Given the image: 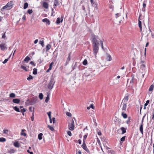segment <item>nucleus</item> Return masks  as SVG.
<instances>
[{
	"instance_id": "obj_35",
	"label": "nucleus",
	"mask_w": 154,
	"mask_h": 154,
	"mask_svg": "<svg viewBox=\"0 0 154 154\" xmlns=\"http://www.w3.org/2000/svg\"><path fill=\"white\" fill-rule=\"evenodd\" d=\"M6 141V139L4 137L0 138V142H4Z\"/></svg>"
},
{
	"instance_id": "obj_32",
	"label": "nucleus",
	"mask_w": 154,
	"mask_h": 154,
	"mask_svg": "<svg viewBox=\"0 0 154 154\" xmlns=\"http://www.w3.org/2000/svg\"><path fill=\"white\" fill-rule=\"evenodd\" d=\"M28 3L27 2H26L24 4L23 6V9H26L28 7Z\"/></svg>"
},
{
	"instance_id": "obj_39",
	"label": "nucleus",
	"mask_w": 154,
	"mask_h": 154,
	"mask_svg": "<svg viewBox=\"0 0 154 154\" xmlns=\"http://www.w3.org/2000/svg\"><path fill=\"white\" fill-rule=\"evenodd\" d=\"M20 68L21 69H23L25 70L26 71H28V70L26 69V67H25V66H23V65H22L21 66Z\"/></svg>"
},
{
	"instance_id": "obj_12",
	"label": "nucleus",
	"mask_w": 154,
	"mask_h": 154,
	"mask_svg": "<svg viewBox=\"0 0 154 154\" xmlns=\"http://www.w3.org/2000/svg\"><path fill=\"white\" fill-rule=\"evenodd\" d=\"M20 101V100L17 98L14 99L12 100V101L14 103L17 104L19 103Z\"/></svg>"
},
{
	"instance_id": "obj_45",
	"label": "nucleus",
	"mask_w": 154,
	"mask_h": 154,
	"mask_svg": "<svg viewBox=\"0 0 154 154\" xmlns=\"http://www.w3.org/2000/svg\"><path fill=\"white\" fill-rule=\"evenodd\" d=\"M51 112L50 111H49L47 113V114L49 117V118H51Z\"/></svg>"
},
{
	"instance_id": "obj_1",
	"label": "nucleus",
	"mask_w": 154,
	"mask_h": 154,
	"mask_svg": "<svg viewBox=\"0 0 154 154\" xmlns=\"http://www.w3.org/2000/svg\"><path fill=\"white\" fill-rule=\"evenodd\" d=\"M98 36L94 35L92 40V45H99V41Z\"/></svg>"
},
{
	"instance_id": "obj_31",
	"label": "nucleus",
	"mask_w": 154,
	"mask_h": 154,
	"mask_svg": "<svg viewBox=\"0 0 154 154\" xmlns=\"http://www.w3.org/2000/svg\"><path fill=\"white\" fill-rule=\"evenodd\" d=\"M37 69L35 68L33 69V74L34 75H36L37 74Z\"/></svg>"
},
{
	"instance_id": "obj_60",
	"label": "nucleus",
	"mask_w": 154,
	"mask_h": 154,
	"mask_svg": "<svg viewBox=\"0 0 154 154\" xmlns=\"http://www.w3.org/2000/svg\"><path fill=\"white\" fill-rule=\"evenodd\" d=\"M52 121H53V123H55L56 122V119L55 118L53 117L52 118Z\"/></svg>"
},
{
	"instance_id": "obj_25",
	"label": "nucleus",
	"mask_w": 154,
	"mask_h": 154,
	"mask_svg": "<svg viewBox=\"0 0 154 154\" xmlns=\"http://www.w3.org/2000/svg\"><path fill=\"white\" fill-rule=\"evenodd\" d=\"M43 135V134L42 133H40L38 134V139L40 140L42 139V136Z\"/></svg>"
},
{
	"instance_id": "obj_14",
	"label": "nucleus",
	"mask_w": 154,
	"mask_h": 154,
	"mask_svg": "<svg viewBox=\"0 0 154 154\" xmlns=\"http://www.w3.org/2000/svg\"><path fill=\"white\" fill-rule=\"evenodd\" d=\"M51 45L50 44H48L46 46V51H48L51 47Z\"/></svg>"
},
{
	"instance_id": "obj_3",
	"label": "nucleus",
	"mask_w": 154,
	"mask_h": 154,
	"mask_svg": "<svg viewBox=\"0 0 154 154\" xmlns=\"http://www.w3.org/2000/svg\"><path fill=\"white\" fill-rule=\"evenodd\" d=\"M73 119H74L75 121L76 120V119L75 118H73ZM74 122L73 119H72L71 121V123L70 124H69L68 125L69 129L71 131L73 130L74 129Z\"/></svg>"
},
{
	"instance_id": "obj_59",
	"label": "nucleus",
	"mask_w": 154,
	"mask_h": 154,
	"mask_svg": "<svg viewBox=\"0 0 154 154\" xmlns=\"http://www.w3.org/2000/svg\"><path fill=\"white\" fill-rule=\"evenodd\" d=\"M35 103V102L34 101H31L30 102V103L29 105H33Z\"/></svg>"
},
{
	"instance_id": "obj_27",
	"label": "nucleus",
	"mask_w": 154,
	"mask_h": 154,
	"mask_svg": "<svg viewBox=\"0 0 154 154\" xmlns=\"http://www.w3.org/2000/svg\"><path fill=\"white\" fill-rule=\"evenodd\" d=\"M13 108L17 112H20V110L18 108L17 106H13Z\"/></svg>"
},
{
	"instance_id": "obj_40",
	"label": "nucleus",
	"mask_w": 154,
	"mask_h": 154,
	"mask_svg": "<svg viewBox=\"0 0 154 154\" xmlns=\"http://www.w3.org/2000/svg\"><path fill=\"white\" fill-rule=\"evenodd\" d=\"M33 79L32 76L31 75H29V76L27 78V80L29 81Z\"/></svg>"
},
{
	"instance_id": "obj_11",
	"label": "nucleus",
	"mask_w": 154,
	"mask_h": 154,
	"mask_svg": "<svg viewBox=\"0 0 154 154\" xmlns=\"http://www.w3.org/2000/svg\"><path fill=\"white\" fill-rule=\"evenodd\" d=\"M0 48L1 50L4 51L6 48V47L5 44H2L0 45Z\"/></svg>"
},
{
	"instance_id": "obj_13",
	"label": "nucleus",
	"mask_w": 154,
	"mask_h": 154,
	"mask_svg": "<svg viewBox=\"0 0 154 154\" xmlns=\"http://www.w3.org/2000/svg\"><path fill=\"white\" fill-rule=\"evenodd\" d=\"M106 59L108 61H110L111 60L112 58L110 54H107V56Z\"/></svg>"
},
{
	"instance_id": "obj_44",
	"label": "nucleus",
	"mask_w": 154,
	"mask_h": 154,
	"mask_svg": "<svg viewBox=\"0 0 154 154\" xmlns=\"http://www.w3.org/2000/svg\"><path fill=\"white\" fill-rule=\"evenodd\" d=\"M67 133L68 135L69 136L71 137L72 136V133L70 131H67Z\"/></svg>"
},
{
	"instance_id": "obj_6",
	"label": "nucleus",
	"mask_w": 154,
	"mask_h": 154,
	"mask_svg": "<svg viewBox=\"0 0 154 154\" xmlns=\"http://www.w3.org/2000/svg\"><path fill=\"white\" fill-rule=\"evenodd\" d=\"M82 147L84 150L86 151L88 153H90V151L87 148L85 142H83V143L82 145Z\"/></svg>"
},
{
	"instance_id": "obj_50",
	"label": "nucleus",
	"mask_w": 154,
	"mask_h": 154,
	"mask_svg": "<svg viewBox=\"0 0 154 154\" xmlns=\"http://www.w3.org/2000/svg\"><path fill=\"white\" fill-rule=\"evenodd\" d=\"M88 135L87 134L83 136V142H85V140H86L87 137Z\"/></svg>"
},
{
	"instance_id": "obj_22",
	"label": "nucleus",
	"mask_w": 154,
	"mask_h": 154,
	"mask_svg": "<svg viewBox=\"0 0 154 154\" xmlns=\"http://www.w3.org/2000/svg\"><path fill=\"white\" fill-rule=\"evenodd\" d=\"M30 60V57L28 56H27L25 58L24 61L26 63H28Z\"/></svg>"
},
{
	"instance_id": "obj_33",
	"label": "nucleus",
	"mask_w": 154,
	"mask_h": 154,
	"mask_svg": "<svg viewBox=\"0 0 154 154\" xmlns=\"http://www.w3.org/2000/svg\"><path fill=\"white\" fill-rule=\"evenodd\" d=\"M43 94L42 93H40L39 95V97L40 100H42L43 98Z\"/></svg>"
},
{
	"instance_id": "obj_38",
	"label": "nucleus",
	"mask_w": 154,
	"mask_h": 154,
	"mask_svg": "<svg viewBox=\"0 0 154 154\" xmlns=\"http://www.w3.org/2000/svg\"><path fill=\"white\" fill-rule=\"evenodd\" d=\"M48 128H49V129L51 131H53L54 130V128L53 127L50 126L49 125H48Z\"/></svg>"
},
{
	"instance_id": "obj_23",
	"label": "nucleus",
	"mask_w": 154,
	"mask_h": 154,
	"mask_svg": "<svg viewBox=\"0 0 154 154\" xmlns=\"http://www.w3.org/2000/svg\"><path fill=\"white\" fill-rule=\"evenodd\" d=\"M125 112H122V115L124 119H126L127 117V115L126 114L124 113Z\"/></svg>"
},
{
	"instance_id": "obj_49",
	"label": "nucleus",
	"mask_w": 154,
	"mask_h": 154,
	"mask_svg": "<svg viewBox=\"0 0 154 154\" xmlns=\"http://www.w3.org/2000/svg\"><path fill=\"white\" fill-rule=\"evenodd\" d=\"M149 100H147L146 101V103H145L144 105L147 106L148 105V104L149 103Z\"/></svg>"
},
{
	"instance_id": "obj_20",
	"label": "nucleus",
	"mask_w": 154,
	"mask_h": 154,
	"mask_svg": "<svg viewBox=\"0 0 154 154\" xmlns=\"http://www.w3.org/2000/svg\"><path fill=\"white\" fill-rule=\"evenodd\" d=\"M43 7L45 8H48V4L46 2H44L43 3Z\"/></svg>"
},
{
	"instance_id": "obj_7",
	"label": "nucleus",
	"mask_w": 154,
	"mask_h": 154,
	"mask_svg": "<svg viewBox=\"0 0 154 154\" xmlns=\"http://www.w3.org/2000/svg\"><path fill=\"white\" fill-rule=\"evenodd\" d=\"M127 103H122H122L121 105L122 106V112H125L126 111L127 108Z\"/></svg>"
},
{
	"instance_id": "obj_56",
	"label": "nucleus",
	"mask_w": 154,
	"mask_h": 154,
	"mask_svg": "<svg viewBox=\"0 0 154 154\" xmlns=\"http://www.w3.org/2000/svg\"><path fill=\"white\" fill-rule=\"evenodd\" d=\"M6 37L5 36V32L2 34V38H5Z\"/></svg>"
},
{
	"instance_id": "obj_61",
	"label": "nucleus",
	"mask_w": 154,
	"mask_h": 154,
	"mask_svg": "<svg viewBox=\"0 0 154 154\" xmlns=\"http://www.w3.org/2000/svg\"><path fill=\"white\" fill-rule=\"evenodd\" d=\"M22 20H25L26 19V17L25 15H24L22 17Z\"/></svg>"
},
{
	"instance_id": "obj_2",
	"label": "nucleus",
	"mask_w": 154,
	"mask_h": 154,
	"mask_svg": "<svg viewBox=\"0 0 154 154\" xmlns=\"http://www.w3.org/2000/svg\"><path fill=\"white\" fill-rule=\"evenodd\" d=\"M13 2H8L6 5L4 6L1 9L2 11H3L4 9H6L7 10L10 9L11 8L13 5Z\"/></svg>"
},
{
	"instance_id": "obj_41",
	"label": "nucleus",
	"mask_w": 154,
	"mask_h": 154,
	"mask_svg": "<svg viewBox=\"0 0 154 154\" xmlns=\"http://www.w3.org/2000/svg\"><path fill=\"white\" fill-rule=\"evenodd\" d=\"M87 64V62L86 60L85 59L84 60L83 62V64L84 65H86Z\"/></svg>"
},
{
	"instance_id": "obj_37",
	"label": "nucleus",
	"mask_w": 154,
	"mask_h": 154,
	"mask_svg": "<svg viewBox=\"0 0 154 154\" xmlns=\"http://www.w3.org/2000/svg\"><path fill=\"white\" fill-rule=\"evenodd\" d=\"M70 53L69 54L68 56V57L67 59L66 60V61L69 62V61L70 60Z\"/></svg>"
},
{
	"instance_id": "obj_51",
	"label": "nucleus",
	"mask_w": 154,
	"mask_h": 154,
	"mask_svg": "<svg viewBox=\"0 0 154 154\" xmlns=\"http://www.w3.org/2000/svg\"><path fill=\"white\" fill-rule=\"evenodd\" d=\"M145 65L144 64H142L140 66L141 68L143 69V68L145 67Z\"/></svg>"
},
{
	"instance_id": "obj_10",
	"label": "nucleus",
	"mask_w": 154,
	"mask_h": 154,
	"mask_svg": "<svg viewBox=\"0 0 154 154\" xmlns=\"http://www.w3.org/2000/svg\"><path fill=\"white\" fill-rule=\"evenodd\" d=\"M42 21L44 23H46L47 24L49 25L50 24V22L48 19L47 18H45L42 20Z\"/></svg>"
},
{
	"instance_id": "obj_28",
	"label": "nucleus",
	"mask_w": 154,
	"mask_h": 154,
	"mask_svg": "<svg viewBox=\"0 0 154 154\" xmlns=\"http://www.w3.org/2000/svg\"><path fill=\"white\" fill-rule=\"evenodd\" d=\"M39 44H40L42 46V47H43L44 46V41L43 40H40L39 41Z\"/></svg>"
},
{
	"instance_id": "obj_48",
	"label": "nucleus",
	"mask_w": 154,
	"mask_h": 154,
	"mask_svg": "<svg viewBox=\"0 0 154 154\" xmlns=\"http://www.w3.org/2000/svg\"><path fill=\"white\" fill-rule=\"evenodd\" d=\"M125 136H123L121 139V141H123L125 140Z\"/></svg>"
},
{
	"instance_id": "obj_18",
	"label": "nucleus",
	"mask_w": 154,
	"mask_h": 154,
	"mask_svg": "<svg viewBox=\"0 0 154 154\" xmlns=\"http://www.w3.org/2000/svg\"><path fill=\"white\" fill-rule=\"evenodd\" d=\"M120 130L122 131V134H124L126 133V129L123 127H122L120 128Z\"/></svg>"
},
{
	"instance_id": "obj_47",
	"label": "nucleus",
	"mask_w": 154,
	"mask_h": 154,
	"mask_svg": "<svg viewBox=\"0 0 154 154\" xmlns=\"http://www.w3.org/2000/svg\"><path fill=\"white\" fill-rule=\"evenodd\" d=\"M30 64L34 66H35V64L33 61H31L30 62Z\"/></svg>"
},
{
	"instance_id": "obj_43",
	"label": "nucleus",
	"mask_w": 154,
	"mask_h": 154,
	"mask_svg": "<svg viewBox=\"0 0 154 154\" xmlns=\"http://www.w3.org/2000/svg\"><path fill=\"white\" fill-rule=\"evenodd\" d=\"M32 12L33 11L32 9H29L27 11V12L29 14H30L31 13H32Z\"/></svg>"
},
{
	"instance_id": "obj_36",
	"label": "nucleus",
	"mask_w": 154,
	"mask_h": 154,
	"mask_svg": "<svg viewBox=\"0 0 154 154\" xmlns=\"http://www.w3.org/2000/svg\"><path fill=\"white\" fill-rule=\"evenodd\" d=\"M85 75L86 76H88V77L91 78L92 77V75L88 73H85Z\"/></svg>"
},
{
	"instance_id": "obj_52",
	"label": "nucleus",
	"mask_w": 154,
	"mask_h": 154,
	"mask_svg": "<svg viewBox=\"0 0 154 154\" xmlns=\"http://www.w3.org/2000/svg\"><path fill=\"white\" fill-rule=\"evenodd\" d=\"M8 59H5L4 60L3 62V64H5V63H6L8 61Z\"/></svg>"
},
{
	"instance_id": "obj_46",
	"label": "nucleus",
	"mask_w": 154,
	"mask_h": 154,
	"mask_svg": "<svg viewBox=\"0 0 154 154\" xmlns=\"http://www.w3.org/2000/svg\"><path fill=\"white\" fill-rule=\"evenodd\" d=\"M25 111H26V109L25 108H23L20 111L21 113L24 112Z\"/></svg>"
},
{
	"instance_id": "obj_8",
	"label": "nucleus",
	"mask_w": 154,
	"mask_h": 154,
	"mask_svg": "<svg viewBox=\"0 0 154 154\" xmlns=\"http://www.w3.org/2000/svg\"><path fill=\"white\" fill-rule=\"evenodd\" d=\"M129 99V95L128 94H126L124 98H123L122 102H123V103H127V102L128 101Z\"/></svg>"
},
{
	"instance_id": "obj_55",
	"label": "nucleus",
	"mask_w": 154,
	"mask_h": 154,
	"mask_svg": "<svg viewBox=\"0 0 154 154\" xmlns=\"http://www.w3.org/2000/svg\"><path fill=\"white\" fill-rule=\"evenodd\" d=\"M120 16V13H117L116 14V18H117Z\"/></svg>"
},
{
	"instance_id": "obj_9",
	"label": "nucleus",
	"mask_w": 154,
	"mask_h": 154,
	"mask_svg": "<svg viewBox=\"0 0 154 154\" xmlns=\"http://www.w3.org/2000/svg\"><path fill=\"white\" fill-rule=\"evenodd\" d=\"M63 20V17L62 16L60 19L59 17H58L56 21V23L57 24H59L60 22H62Z\"/></svg>"
},
{
	"instance_id": "obj_19",
	"label": "nucleus",
	"mask_w": 154,
	"mask_h": 154,
	"mask_svg": "<svg viewBox=\"0 0 154 154\" xmlns=\"http://www.w3.org/2000/svg\"><path fill=\"white\" fill-rule=\"evenodd\" d=\"M15 151L16 150L14 149H11L8 151V152L10 154L14 153L15 152Z\"/></svg>"
},
{
	"instance_id": "obj_64",
	"label": "nucleus",
	"mask_w": 154,
	"mask_h": 154,
	"mask_svg": "<svg viewBox=\"0 0 154 154\" xmlns=\"http://www.w3.org/2000/svg\"><path fill=\"white\" fill-rule=\"evenodd\" d=\"M27 151L30 154H33V152H30L29 149L27 150Z\"/></svg>"
},
{
	"instance_id": "obj_5",
	"label": "nucleus",
	"mask_w": 154,
	"mask_h": 154,
	"mask_svg": "<svg viewBox=\"0 0 154 154\" xmlns=\"http://www.w3.org/2000/svg\"><path fill=\"white\" fill-rule=\"evenodd\" d=\"M99 45H92L94 54L95 57H96V54L98 52Z\"/></svg>"
},
{
	"instance_id": "obj_42",
	"label": "nucleus",
	"mask_w": 154,
	"mask_h": 154,
	"mask_svg": "<svg viewBox=\"0 0 154 154\" xmlns=\"http://www.w3.org/2000/svg\"><path fill=\"white\" fill-rule=\"evenodd\" d=\"M9 131V130L7 129H4L3 130V133L6 134H8V132Z\"/></svg>"
},
{
	"instance_id": "obj_21",
	"label": "nucleus",
	"mask_w": 154,
	"mask_h": 154,
	"mask_svg": "<svg viewBox=\"0 0 154 154\" xmlns=\"http://www.w3.org/2000/svg\"><path fill=\"white\" fill-rule=\"evenodd\" d=\"M58 0H54V7L57 6L58 4Z\"/></svg>"
},
{
	"instance_id": "obj_15",
	"label": "nucleus",
	"mask_w": 154,
	"mask_h": 154,
	"mask_svg": "<svg viewBox=\"0 0 154 154\" xmlns=\"http://www.w3.org/2000/svg\"><path fill=\"white\" fill-rule=\"evenodd\" d=\"M143 124H141L140 127V131L142 134H143Z\"/></svg>"
},
{
	"instance_id": "obj_4",
	"label": "nucleus",
	"mask_w": 154,
	"mask_h": 154,
	"mask_svg": "<svg viewBox=\"0 0 154 154\" xmlns=\"http://www.w3.org/2000/svg\"><path fill=\"white\" fill-rule=\"evenodd\" d=\"M55 84V81L54 79H51L49 81V83L48 85V88L50 90L52 89L53 87V86Z\"/></svg>"
},
{
	"instance_id": "obj_62",
	"label": "nucleus",
	"mask_w": 154,
	"mask_h": 154,
	"mask_svg": "<svg viewBox=\"0 0 154 154\" xmlns=\"http://www.w3.org/2000/svg\"><path fill=\"white\" fill-rule=\"evenodd\" d=\"M54 63L53 62H51L49 65V67H51V68H52V66Z\"/></svg>"
},
{
	"instance_id": "obj_24",
	"label": "nucleus",
	"mask_w": 154,
	"mask_h": 154,
	"mask_svg": "<svg viewBox=\"0 0 154 154\" xmlns=\"http://www.w3.org/2000/svg\"><path fill=\"white\" fill-rule=\"evenodd\" d=\"M108 153H110V154H116V152L113 150H108Z\"/></svg>"
},
{
	"instance_id": "obj_30",
	"label": "nucleus",
	"mask_w": 154,
	"mask_h": 154,
	"mask_svg": "<svg viewBox=\"0 0 154 154\" xmlns=\"http://www.w3.org/2000/svg\"><path fill=\"white\" fill-rule=\"evenodd\" d=\"M154 87V86L153 85H152L150 86V87L149 88V91H152L153 90V88Z\"/></svg>"
},
{
	"instance_id": "obj_53",
	"label": "nucleus",
	"mask_w": 154,
	"mask_h": 154,
	"mask_svg": "<svg viewBox=\"0 0 154 154\" xmlns=\"http://www.w3.org/2000/svg\"><path fill=\"white\" fill-rule=\"evenodd\" d=\"M66 114L69 117H70L71 116V114L69 112H67L66 113Z\"/></svg>"
},
{
	"instance_id": "obj_26",
	"label": "nucleus",
	"mask_w": 154,
	"mask_h": 154,
	"mask_svg": "<svg viewBox=\"0 0 154 154\" xmlns=\"http://www.w3.org/2000/svg\"><path fill=\"white\" fill-rule=\"evenodd\" d=\"M49 97L50 95H49L47 93V96L45 100V102L46 103H47L48 102V100H49Z\"/></svg>"
},
{
	"instance_id": "obj_17",
	"label": "nucleus",
	"mask_w": 154,
	"mask_h": 154,
	"mask_svg": "<svg viewBox=\"0 0 154 154\" xmlns=\"http://www.w3.org/2000/svg\"><path fill=\"white\" fill-rule=\"evenodd\" d=\"M138 26L140 28V31H141L142 30V23L140 20H139L138 21Z\"/></svg>"
},
{
	"instance_id": "obj_29",
	"label": "nucleus",
	"mask_w": 154,
	"mask_h": 154,
	"mask_svg": "<svg viewBox=\"0 0 154 154\" xmlns=\"http://www.w3.org/2000/svg\"><path fill=\"white\" fill-rule=\"evenodd\" d=\"M15 94L14 93H11L9 94V97L11 98H14L15 97Z\"/></svg>"
},
{
	"instance_id": "obj_63",
	"label": "nucleus",
	"mask_w": 154,
	"mask_h": 154,
	"mask_svg": "<svg viewBox=\"0 0 154 154\" xmlns=\"http://www.w3.org/2000/svg\"><path fill=\"white\" fill-rule=\"evenodd\" d=\"M72 70H73L76 68V63L75 64L74 66H72Z\"/></svg>"
},
{
	"instance_id": "obj_58",
	"label": "nucleus",
	"mask_w": 154,
	"mask_h": 154,
	"mask_svg": "<svg viewBox=\"0 0 154 154\" xmlns=\"http://www.w3.org/2000/svg\"><path fill=\"white\" fill-rule=\"evenodd\" d=\"M130 117H129L128 119L127 120V121L126 122V123L127 124H129V122H130Z\"/></svg>"
},
{
	"instance_id": "obj_16",
	"label": "nucleus",
	"mask_w": 154,
	"mask_h": 154,
	"mask_svg": "<svg viewBox=\"0 0 154 154\" xmlns=\"http://www.w3.org/2000/svg\"><path fill=\"white\" fill-rule=\"evenodd\" d=\"M14 145L15 147L18 148L20 147V145L19 143L17 142H15L14 143Z\"/></svg>"
},
{
	"instance_id": "obj_34",
	"label": "nucleus",
	"mask_w": 154,
	"mask_h": 154,
	"mask_svg": "<svg viewBox=\"0 0 154 154\" xmlns=\"http://www.w3.org/2000/svg\"><path fill=\"white\" fill-rule=\"evenodd\" d=\"M135 80V79L134 76L132 77V78L131 79L130 81V83H131L132 84H133Z\"/></svg>"
},
{
	"instance_id": "obj_57",
	"label": "nucleus",
	"mask_w": 154,
	"mask_h": 154,
	"mask_svg": "<svg viewBox=\"0 0 154 154\" xmlns=\"http://www.w3.org/2000/svg\"><path fill=\"white\" fill-rule=\"evenodd\" d=\"M100 44H101V48H102V49H103V43L102 41H100Z\"/></svg>"
},
{
	"instance_id": "obj_54",
	"label": "nucleus",
	"mask_w": 154,
	"mask_h": 154,
	"mask_svg": "<svg viewBox=\"0 0 154 154\" xmlns=\"http://www.w3.org/2000/svg\"><path fill=\"white\" fill-rule=\"evenodd\" d=\"M29 110L31 112L34 111V108L32 107H29Z\"/></svg>"
}]
</instances>
